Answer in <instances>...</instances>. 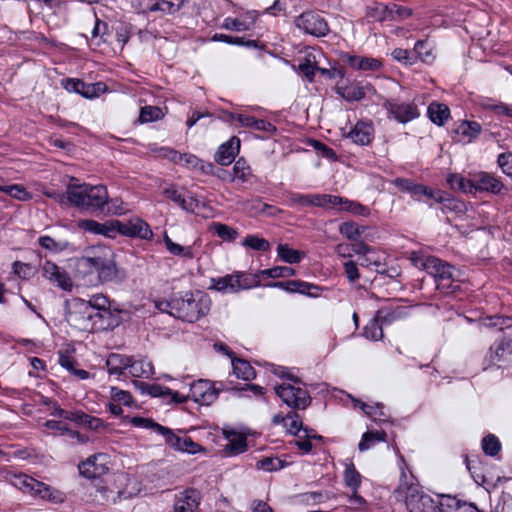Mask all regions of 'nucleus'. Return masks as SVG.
<instances>
[{
  "mask_svg": "<svg viewBox=\"0 0 512 512\" xmlns=\"http://www.w3.org/2000/svg\"><path fill=\"white\" fill-rule=\"evenodd\" d=\"M113 249L106 245L93 246L77 260V269L88 270L96 274L99 283L117 281L121 278V270Z\"/></svg>",
  "mask_w": 512,
  "mask_h": 512,
  "instance_id": "f257e3e1",
  "label": "nucleus"
},
{
  "mask_svg": "<svg viewBox=\"0 0 512 512\" xmlns=\"http://www.w3.org/2000/svg\"><path fill=\"white\" fill-rule=\"evenodd\" d=\"M66 198L71 206L84 212L102 210L109 202L107 189L102 185L70 184Z\"/></svg>",
  "mask_w": 512,
  "mask_h": 512,
  "instance_id": "f03ea898",
  "label": "nucleus"
},
{
  "mask_svg": "<svg viewBox=\"0 0 512 512\" xmlns=\"http://www.w3.org/2000/svg\"><path fill=\"white\" fill-rule=\"evenodd\" d=\"M211 299L201 293L187 292L182 297L173 298V311L170 314L188 322H194L210 310Z\"/></svg>",
  "mask_w": 512,
  "mask_h": 512,
  "instance_id": "7ed1b4c3",
  "label": "nucleus"
},
{
  "mask_svg": "<svg viewBox=\"0 0 512 512\" xmlns=\"http://www.w3.org/2000/svg\"><path fill=\"white\" fill-rule=\"evenodd\" d=\"M96 313L86 301L78 300L69 307L67 321L81 331L105 329L108 323H102L101 316Z\"/></svg>",
  "mask_w": 512,
  "mask_h": 512,
  "instance_id": "20e7f679",
  "label": "nucleus"
},
{
  "mask_svg": "<svg viewBox=\"0 0 512 512\" xmlns=\"http://www.w3.org/2000/svg\"><path fill=\"white\" fill-rule=\"evenodd\" d=\"M15 480L11 481L12 484L22 490L24 493H30L43 500H47L53 504L63 503L66 499L64 492L51 488L50 486L39 482L27 475H13Z\"/></svg>",
  "mask_w": 512,
  "mask_h": 512,
  "instance_id": "39448f33",
  "label": "nucleus"
},
{
  "mask_svg": "<svg viewBox=\"0 0 512 512\" xmlns=\"http://www.w3.org/2000/svg\"><path fill=\"white\" fill-rule=\"evenodd\" d=\"M115 238L118 235H122L130 238H140L144 240H150L153 236V232L144 220L134 217L127 221H120L114 219Z\"/></svg>",
  "mask_w": 512,
  "mask_h": 512,
  "instance_id": "423d86ee",
  "label": "nucleus"
},
{
  "mask_svg": "<svg viewBox=\"0 0 512 512\" xmlns=\"http://www.w3.org/2000/svg\"><path fill=\"white\" fill-rule=\"evenodd\" d=\"M157 431L165 437V443L170 448L191 455L206 454L207 449L197 442H194L190 437H180L167 427H157Z\"/></svg>",
  "mask_w": 512,
  "mask_h": 512,
  "instance_id": "0eeeda50",
  "label": "nucleus"
},
{
  "mask_svg": "<svg viewBox=\"0 0 512 512\" xmlns=\"http://www.w3.org/2000/svg\"><path fill=\"white\" fill-rule=\"evenodd\" d=\"M75 227L83 235L115 239L114 219L98 222L94 219L82 218L76 221Z\"/></svg>",
  "mask_w": 512,
  "mask_h": 512,
  "instance_id": "6e6552de",
  "label": "nucleus"
},
{
  "mask_svg": "<svg viewBox=\"0 0 512 512\" xmlns=\"http://www.w3.org/2000/svg\"><path fill=\"white\" fill-rule=\"evenodd\" d=\"M422 268L435 277L438 281V289L447 291L451 287L453 273L448 264L442 263L437 258L428 257L422 262Z\"/></svg>",
  "mask_w": 512,
  "mask_h": 512,
  "instance_id": "1a4fd4ad",
  "label": "nucleus"
},
{
  "mask_svg": "<svg viewBox=\"0 0 512 512\" xmlns=\"http://www.w3.org/2000/svg\"><path fill=\"white\" fill-rule=\"evenodd\" d=\"M109 456L104 453H98L89 456L86 460L82 461L79 465L80 474L87 479L99 478L108 473Z\"/></svg>",
  "mask_w": 512,
  "mask_h": 512,
  "instance_id": "9d476101",
  "label": "nucleus"
},
{
  "mask_svg": "<svg viewBox=\"0 0 512 512\" xmlns=\"http://www.w3.org/2000/svg\"><path fill=\"white\" fill-rule=\"evenodd\" d=\"M277 395L289 406L305 409L310 402L307 392L290 384H281L275 388Z\"/></svg>",
  "mask_w": 512,
  "mask_h": 512,
  "instance_id": "9b49d317",
  "label": "nucleus"
},
{
  "mask_svg": "<svg viewBox=\"0 0 512 512\" xmlns=\"http://www.w3.org/2000/svg\"><path fill=\"white\" fill-rule=\"evenodd\" d=\"M296 26L315 36H323L328 31L327 23L320 16L311 12L300 15L296 19Z\"/></svg>",
  "mask_w": 512,
  "mask_h": 512,
  "instance_id": "f8f14e48",
  "label": "nucleus"
},
{
  "mask_svg": "<svg viewBox=\"0 0 512 512\" xmlns=\"http://www.w3.org/2000/svg\"><path fill=\"white\" fill-rule=\"evenodd\" d=\"M190 397L201 405H210L217 398L218 391L206 380H198L191 385Z\"/></svg>",
  "mask_w": 512,
  "mask_h": 512,
  "instance_id": "ddd939ff",
  "label": "nucleus"
},
{
  "mask_svg": "<svg viewBox=\"0 0 512 512\" xmlns=\"http://www.w3.org/2000/svg\"><path fill=\"white\" fill-rule=\"evenodd\" d=\"M222 434L228 441L223 450L225 455H237L247 450L246 436L243 433L224 428Z\"/></svg>",
  "mask_w": 512,
  "mask_h": 512,
  "instance_id": "4468645a",
  "label": "nucleus"
},
{
  "mask_svg": "<svg viewBox=\"0 0 512 512\" xmlns=\"http://www.w3.org/2000/svg\"><path fill=\"white\" fill-rule=\"evenodd\" d=\"M316 201L318 207L337 208L342 211H351L354 213H360L363 210L360 205L344 200L338 196L316 195Z\"/></svg>",
  "mask_w": 512,
  "mask_h": 512,
  "instance_id": "2eb2a0df",
  "label": "nucleus"
},
{
  "mask_svg": "<svg viewBox=\"0 0 512 512\" xmlns=\"http://www.w3.org/2000/svg\"><path fill=\"white\" fill-rule=\"evenodd\" d=\"M43 275L50 281H54L57 285L64 290H71L73 283L70 276L61 271L56 264L46 261L43 265Z\"/></svg>",
  "mask_w": 512,
  "mask_h": 512,
  "instance_id": "dca6fc26",
  "label": "nucleus"
},
{
  "mask_svg": "<svg viewBox=\"0 0 512 512\" xmlns=\"http://www.w3.org/2000/svg\"><path fill=\"white\" fill-rule=\"evenodd\" d=\"M341 59L356 70L377 71L382 67V61L373 57L343 54Z\"/></svg>",
  "mask_w": 512,
  "mask_h": 512,
  "instance_id": "f3484780",
  "label": "nucleus"
},
{
  "mask_svg": "<svg viewBox=\"0 0 512 512\" xmlns=\"http://www.w3.org/2000/svg\"><path fill=\"white\" fill-rule=\"evenodd\" d=\"M476 188L477 191H488L493 194H500L505 185L492 174L481 172L476 175Z\"/></svg>",
  "mask_w": 512,
  "mask_h": 512,
  "instance_id": "a211bd4d",
  "label": "nucleus"
},
{
  "mask_svg": "<svg viewBox=\"0 0 512 512\" xmlns=\"http://www.w3.org/2000/svg\"><path fill=\"white\" fill-rule=\"evenodd\" d=\"M179 0H136L134 6L142 13L163 11L169 12L175 6H179Z\"/></svg>",
  "mask_w": 512,
  "mask_h": 512,
  "instance_id": "6ab92c4d",
  "label": "nucleus"
},
{
  "mask_svg": "<svg viewBox=\"0 0 512 512\" xmlns=\"http://www.w3.org/2000/svg\"><path fill=\"white\" fill-rule=\"evenodd\" d=\"M239 149L240 140L232 137L228 142L220 146L215 159L220 165H229L234 160Z\"/></svg>",
  "mask_w": 512,
  "mask_h": 512,
  "instance_id": "aec40b11",
  "label": "nucleus"
},
{
  "mask_svg": "<svg viewBox=\"0 0 512 512\" xmlns=\"http://www.w3.org/2000/svg\"><path fill=\"white\" fill-rule=\"evenodd\" d=\"M374 129L371 124L358 122L349 133V137L356 143L368 145L373 139Z\"/></svg>",
  "mask_w": 512,
  "mask_h": 512,
  "instance_id": "412c9836",
  "label": "nucleus"
},
{
  "mask_svg": "<svg viewBox=\"0 0 512 512\" xmlns=\"http://www.w3.org/2000/svg\"><path fill=\"white\" fill-rule=\"evenodd\" d=\"M182 208L203 218H208L212 214L210 205L206 201H200L196 196L185 199Z\"/></svg>",
  "mask_w": 512,
  "mask_h": 512,
  "instance_id": "4be33fe9",
  "label": "nucleus"
},
{
  "mask_svg": "<svg viewBox=\"0 0 512 512\" xmlns=\"http://www.w3.org/2000/svg\"><path fill=\"white\" fill-rule=\"evenodd\" d=\"M390 112L401 123L409 122L418 117L419 112L413 104H394L390 106Z\"/></svg>",
  "mask_w": 512,
  "mask_h": 512,
  "instance_id": "5701e85b",
  "label": "nucleus"
},
{
  "mask_svg": "<svg viewBox=\"0 0 512 512\" xmlns=\"http://www.w3.org/2000/svg\"><path fill=\"white\" fill-rule=\"evenodd\" d=\"M447 183L453 190L461 191L463 193H476V183L474 180L466 179L458 174H450L447 177Z\"/></svg>",
  "mask_w": 512,
  "mask_h": 512,
  "instance_id": "b1692460",
  "label": "nucleus"
},
{
  "mask_svg": "<svg viewBox=\"0 0 512 512\" xmlns=\"http://www.w3.org/2000/svg\"><path fill=\"white\" fill-rule=\"evenodd\" d=\"M198 506V495L195 491H186L175 503V512H193Z\"/></svg>",
  "mask_w": 512,
  "mask_h": 512,
  "instance_id": "393cba45",
  "label": "nucleus"
},
{
  "mask_svg": "<svg viewBox=\"0 0 512 512\" xmlns=\"http://www.w3.org/2000/svg\"><path fill=\"white\" fill-rule=\"evenodd\" d=\"M131 359L121 354H111L107 358L106 364L110 374H122L124 370L128 369Z\"/></svg>",
  "mask_w": 512,
  "mask_h": 512,
  "instance_id": "a878e982",
  "label": "nucleus"
},
{
  "mask_svg": "<svg viewBox=\"0 0 512 512\" xmlns=\"http://www.w3.org/2000/svg\"><path fill=\"white\" fill-rule=\"evenodd\" d=\"M86 303L90 304L94 311L98 312L96 314L101 316L102 323H105V321L111 317L109 301L105 296H94L90 301H87Z\"/></svg>",
  "mask_w": 512,
  "mask_h": 512,
  "instance_id": "bb28decb",
  "label": "nucleus"
},
{
  "mask_svg": "<svg viewBox=\"0 0 512 512\" xmlns=\"http://www.w3.org/2000/svg\"><path fill=\"white\" fill-rule=\"evenodd\" d=\"M367 16L376 21H385L393 18V9L384 4L374 3L367 8Z\"/></svg>",
  "mask_w": 512,
  "mask_h": 512,
  "instance_id": "cd10ccee",
  "label": "nucleus"
},
{
  "mask_svg": "<svg viewBox=\"0 0 512 512\" xmlns=\"http://www.w3.org/2000/svg\"><path fill=\"white\" fill-rule=\"evenodd\" d=\"M278 256L287 263H298L304 257L303 251L295 250L287 244H279L277 246Z\"/></svg>",
  "mask_w": 512,
  "mask_h": 512,
  "instance_id": "c85d7f7f",
  "label": "nucleus"
},
{
  "mask_svg": "<svg viewBox=\"0 0 512 512\" xmlns=\"http://www.w3.org/2000/svg\"><path fill=\"white\" fill-rule=\"evenodd\" d=\"M428 113L430 119L438 125H442L450 115L449 108L440 103H431L428 108Z\"/></svg>",
  "mask_w": 512,
  "mask_h": 512,
  "instance_id": "c756f323",
  "label": "nucleus"
},
{
  "mask_svg": "<svg viewBox=\"0 0 512 512\" xmlns=\"http://www.w3.org/2000/svg\"><path fill=\"white\" fill-rule=\"evenodd\" d=\"M209 229L224 241L232 242L238 236V231L236 229L219 222L210 224Z\"/></svg>",
  "mask_w": 512,
  "mask_h": 512,
  "instance_id": "7c9ffc66",
  "label": "nucleus"
},
{
  "mask_svg": "<svg viewBox=\"0 0 512 512\" xmlns=\"http://www.w3.org/2000/svg\"><path fill=\"white\" fill-rule=\"evenodd\" d=\"M0 191L4 192L16 200L27 202L30 201L33 196L32 194L26 190V188L22 185H10V186H0Z\"/></svg>",
  "mask_w": 512,
  "mask_h": 512,
  "instance_id": "2f4dec72",
  "label": "nucleus"
},
{
  "mask_svg": "<svg viewBox=\"0 0 512 512\" xmlns=\"http://www.w3.org/2000/svg\"><path fill=\"white\" fill-rule=\"evenodd\" d=\"M338 92L341 96L349 101L360 100L365 96V91L358 83H351L344 87H339Z\"/></svg>",
  "mask_w": 512,
  "mask_h": 512,
  "instance_id": "473e14b6",
  "label": "nucleus"
},
{
  "mask_svg": "<svg viewBox=\"0 0 512 512\" xmlns=\"http://www.w3.org/2000/svg\"><path fill=\"white\" fill-rule=\"evenodd\" d=\"M107 91L106 84L102 82L86 84L83 82V88L79 89V94L85 98L93 99L99 97Z\"/></svg>",
  "mask_w": 512,
  "mask_h": 512,
  "instance_id": "72a5a7b5",
  "label": "nucleus"
},
{
  "mask_svg": "<svg viewBox=\"0 0 512 512\" xmlns=\"http://www.w3.org/2000/svg\"><path fill=\"white\" fill-rule=\"evenodd\" d=\"M164 242L167 250L177 256L192 258L193 253L190 246H183L175 243L168 235H164Z\"/></svg>",
  "mask_w": 512,
  "mask_h": 512,
  "instance_id": "f704fd0d",
  "label": "nucleus"
},
{
  "mask_svg": "<svg viewBox=\"0 0 512 512\" xmlns=\"http://www.w3.org/2000/svg\"><path fill=\"white\" fill-rule=\"evenodd\" d=\"M164 117V112L159 107L154 106H146L141 109L139 122L140 123H148L152 121H156L162 119Z\"/></svg>",
  "mask_w": 512,
  "mask_h": 512,
  "instance_id": "c9c22d12",
  "label": "nucleus"
},
{
  "mask_svg": "<svg viewBox=\"0 0 512 512\" xmlns=\"http://www.w3.org/2000/svg\"><path fill=\"white\" fill-rule=\"evenodd\" d=\"M66 418L78 422L79 424L88 427L92 430H97L101 426V422L97 418L90 417L83 413H71L67 414Z\"/></svg>",
  "mask_w": 512,
  "mask_h": 512,
  "instance_id": "e433bc0d",
  "label": "nucleus"
},
{
  "mask_svg": "<svg viewBox=\"0 0 512 512\" xmlns=\"http://www.w3.org/2000/svg\"><path fill=\"white\" fill-rule=\"evenodd\" d=\"M242 245L244 247H248L256 251L266 252L270 249V243L266 239L258 237L256 235L247 236L243 240Z\"/></svg>",
  "mask_w": 512,
  "mask_h": 512,
  "instance_id": "4c0bfd02",
  "label": "nucleus"
},
{
  "mask_svg": "<svg viewBox=\"0 0 512 512\" xmlns=\"http://www.w3.org/2000/svg\"><path fill=\"white\" fill-rule=\"evenodd\" d=\"M410 512H439V510L429 496L422 495L418 502L412 505Z\"/></svg>",
  "mask_w": 512,
  "mask_h": 512,
  "instance_id": "58836bf2",
  "label": "nucleus"
},
{
  "mask_svg": "<svg viewBox=\"0 0 512 512\" xmlns=\"http://www.w3.org/2000/svg\"><path fill=\"white\" fill-rule=\"evenodd\" d=\"M234 373L238 378L250 380L254 377V370L251 365L244 360L233 361Z\"/></svg>",
  "mask_w": 512,
  "mask_h": 512,
  "instance_id": "ea45409f",
  "label": "nucleus"
},
{
  "mask_svg": "<svg viewBox=\"0 0 512 512\" xmlns=\"http://www.w3.org/2000/svg\"><path fill=\"white\" fill-rule=\"evenodd\" d=\"M319 70L322 74H325L329 77H334L335 74L339 75L340 77H343V72L341 70H337L336 68H333L332 70L326 69V68H320V67H314L311 63H305L300 66V70L302 73L308 77L310 80H312V76L314 74V70Z\"/></svg>",
  "mask_w": 512,
  "mask_h": 512,
  "instance_id": "a19ab883",
  "label": "nucleus"
},
{
  "mask_svg": "<svg viewBox=\"0 0 512 512\" xmlns=\"http://www.w3.org/2000/svg\"><path fill=\"white\" fill-rule=\"evenodd\" d=\"M256 467L267 472L277 471L284 467V461L276 457H267L259 460Z\"/></svg>",
  "mask_w": 512,
  "mask_h": 512,
  "instance_id": "79ce46f5",
  "label": "nucleus"
},
{
  "mask_svg": "<svg viewBox=\"0 0 512 512\" xmlns=\"http://www.w3.org/2000/svg\"><path fill=\"white\" fill-rule=\"evenodd\" d=\"M162 195L166 199L175 202L181 207L183 206V203L185 201V197L182 195L180 190L175 185L172 184L165 185L162 188Z\"/></svg>",
  "mask_w": 512,
  "mask_h": 512,
  "instance_id": "37998d69",
  "label": "nucleus"
},
{
  "mask_svg": "<svg viewBox=\"0 0 512 512\" xmlns=\"http://www.w3.org/2000/svg\"><path fill=\"white\" fill-rule=\"evenodd\" d=\"M152 365L144 362H131L129 372L133 377H148L152 373Z\"/></svg>",
  "mask_w": 512,
  "mask_h": 512,
  "instance_id": "c03bdc74",
  "label": "nucleus"
},
{
  "mask_svg": "<svg viewBox=\"0 0 512 512\" xmlns=\"http://www.w3.org/2000/svg\"><path fill=\"white\" fill-rule=\"evenodd\" d=\"M384 432H367L363 435L362 441L359 444L361 451L369 449L375 442L383 441L385 439Z\"/></svg>",
  "mask_w": 512,
  "mask_h": 512,
  "instance_id": "a18cd8bd",
  "label": "nucleus"
},
{
  "mask_svg": "<svg viewBox=\"0 0 512 512\" xmlns=\"http://www.w3.org/2000/svg\"><path fill=\"white\" fill-rule=\"evenodd\" d=\"M414 51L423 62H427L433 57V47L428 42L423 40L417 41L415 43Z\"/></svg>",
  "mask_w": 512,
  "mask_h": 512,
  "instance_id": "49530a36",
  "label": "nucleus"
},
{
  "mask_svg": "<svg viewBox=\"0 0 512 512\" xmlns=\"http://www.w3.org/2000/svg\"><path fill=\"white\" fill-rule=\"evenodd\" d=\"M480 131V126L476 122H462L458 129L457 133L467 136L469 138L475 137Z\"/></svg>",
  "mask_w": 512,
  "mask_h": 512,
  "instance_id": "de8ad7c7",
  "label": "nucleus"
},
{
  "mask_svg": "<svg viewBox=\"0 0 512 512\" xmlns=\"http://www.w3.org/2000/svg\"><path fill=\"white\" fill-rule=\"evenodd\" d=\"M243 275L241 273H235L227 275V280L230 283V291L237 292L242 289L250 288V285L242 281Z\"/></svg>",
  "mask_w": 512,
  "mask_h": 512,
  "instance_id": "09e8293b",
  "label": "nucleus"
},
{
  "mask_svg": "<svg viewBox=\"0 0 512 512\" xmlns=\"http://www.w3.org/2000/svg\"><path fill=\"white\" fill-rule=\"evenodd\" d=\"M130 25L120 23L116 28L117 42L120 44V49L123 50L124 45L128 42L130 37Z\"/></svg>",
  "mask_w": 512,
  "mask_h": 512,
  "instance_id": "8fccbe9b",
  "label": "nucleus"
},
{
  "mask_svg": "<svg viewBox=\"0 0 512 512\" xmlns=\"http://www.w3.org/2000/svg\"><path fill=\"white\" fill-rule=\"evenodd\" d=\"M111 400L117 404L129 405L132 401V397L127 391L112 388Z\"/></svg>",
  "mask_w": 512,
  "mask_h": 512,
  "instance_id": "3c124183",
  "label": "nucleus"
},
{
  "mask_svg": "<svg viewBox=\"0 0 512 512\" xmlns=\"http://www.w3.org/2000/svg\"><path fill=\"white\" fill-rule=\"evenodd\" d=\"M274 286L284 288L289 292H305V289L308 288V284L299 281L277 282Z\"/></svg>",
  "mask_w": 512,
  "mask_h": 512,
  "instance_id": "603ef678",
  "label": "nucleus"
},
{
  "mask_svg": "<svg viewBox=\"0 0 512 512\" xmlns=\"http://www.w3.org/2000/svg\"><path fill=\"white\" fill-rule=\"evenodd\" d=\"M498 165L502 169L503 173L507 176H512V154L502 153L498 157Z\"/></svg>",
  "mask_w": 512,
  "mask_h": 512,
  "instance_id": "864d4df0",
  "label": "nucleus"
},
{
  "mask_svg": "<svg viewBox=\"0 0 512 512\" xmlns=\"http://www.w3.org/2000/svg\"><path fill=\"white\" fill-rule=\"evenodd\" d=\"M482 446L484 451L490 455H495L500 449L499 441L494 436L485 437Z\"/></svg>",
  "mask_w": 512,
  "mask_h": 512,
  "instance_id": "5fc2aeb1",
  "label": "nucleus"
},
{
  "mask_svg": "<svg viewBox=\"0 0 512 512\" xmlns=\"http://www.w3.org/2000/svg\"><path fill=\"white\" fill-rule=\"evenodd\" d=\"M233 172L235 177L242 181H246L250 177V168L246 166L244 161L238 160L234 167Z\"/></svg>",
  "mask_w": 512,
  "mask_h": 512,
  "instance_id": "6e6d98bb",
  "label": "nucleus"
},
{
  "mask_svg": "<svg viewBox=\"0 0 512 512\" xmlns=\"http://www.w3.org/2000/svg\"><path fill=\"white\" fill-rule=\"evenodd\" d=\"M208 288L211 290H216L218 292L230 290V283L227 280V275L223 277L212 278L210 280V285Z\"/></svg>",
  "mask_w": 512,
  "mask_h": 512,
  "instance_id": "4d7b16f0",
  "label": "nucleus"
},
{
  "mask_svg": "<svg viewBox=\"0 0 512 512\" xmlns=\"http://www.w3.org/2000/svg\"><path fill=\"white\" fill-rule=\"evenodd\" d=\"M340 232L350 240L356 239L360 234L358 227L352 222H346L342 224L340 227Z\"/></svg>",
  "mask_w": 512,
  "mask_h": 512,
  "instance_id": "13d9d810",
  "label": "nucleus"
},
{
  "mask_svg": "<svg viewBox=\"0 0 512 512\" xmlns=\"http://www.w3.org/2000/svg\"><path fill=\"white\" fill-rule=\"evenodd\" d=\"M13 268H14V273L23 279H28L33 274L32 267L25 263L15 262L13 265Z\"/></svg>",
  "mask_w": 512,
  "mask_h": 512,
  "instance_id": "bf43d9fd",
  "label": "nucleus"
},
{
  "mask_svg": "<svg viewBox=\"0 0 512 512\" xmlns=\"http://www.w3.org/2000/svg\"><path fill=\"white\" fill-rule=\"evenodd\" d=\"M392 57L398 62H403L405 64H412V61H411L412 58H411L409 50H407V49H403V48L393 49Z\"/></svg>",
  "mask_w": 512,
  "mask_h": 512,
  "instance_id": "052dcab7",
  "label": "nucleus"
},
{
  "mask_svg": "<svg viewBox=\"0 0 512 512\" xmlns=\"http://www.w3.org/2000/svg\"><path fill=\"white\" fill-rule=\"evenodd\" d=\"M287 271H289L288 267H274L271 269L261 271L260 275L267 276L270 278H281L288 276V274H286Z\"/></svg>",
  "mask_w": 512,
  "mask_h": 512,
  "instance_id": "680f3d73",
  "label": "nucleus"
},
{
  "mask_svg": "<svg viewBox=\"0 0 512 512\" xmlns=\"http://www.w3.org/2000/svg\"><path fill=\"white\" fill-rule=\"evenodd\" d=\"M111 491L105 486L100 485L96 489V494L94 496V501L104 504L110 500Z\"/></svg>",
  "mask_w": 512,
  "mask_h": 512,
  "instance_id": "e2e57ef3",
  "label": "nucleus"
},
{
  "mask_svg": "<svg viewBox=\"0 0 512 512\" xmlns=\"http://www.w3.org/2000/svg\"><path fill=\"white\" fill-rule=\"evenodd\" d=\"M286 419L290 420L288 432L292 435H296L302 429V422L298 419V415L291 413L287 415Z\"/></svg>",
  "mask_w": 512,
  "mask_h": 512,
  "instance_id": "0e129e2a",
  "label": "nucleus"
},
{
  "mask_svg": "<svg viewBox=\"0 0 512 512\" xmlns=\"http://www.w3.org/2000/svg\"><path fill=\"white\" fill-rule=\"evenodd\" d=\"M292 201L302 206H317L316 195H295Z\"/></svg>",
  "mask_w": 512,
  "mask_h": 512,
  "instance_id": "69168bd1",
  "label": "nucleus"
},
{
  "mask_svg": "<svg viewBox=\"0 0 512 512\" xmlns=\"http://www.w3.org/2000/svg\"><path fill=\"white\" fill-rule=\"evenodd\" d=\"M345 481L349 486H358L360 483V475L354 467H348L345 472Z\"/></svg>",
  "mask_w": 512,
  "mask_h": 512,
  "instance_id": "338daca9",
  "label": "nucleus"
},
{
  "mask_svg": "<svg viewBox=\"0 0 512 512\" xmlns=\"http://www.w3.org/2000/svg\"><path fill=\"white\" fill-rule=\"evenodd\" d=\"M63 87L68 92L79 94V89L83 88V81L79 79H66L63 81Z\"/></svg>",
  "mask_w": 512,
  "mask_h": 512,
  "instance_id": "774afa93",
  "label": "nucleus"
}]
</instances>
